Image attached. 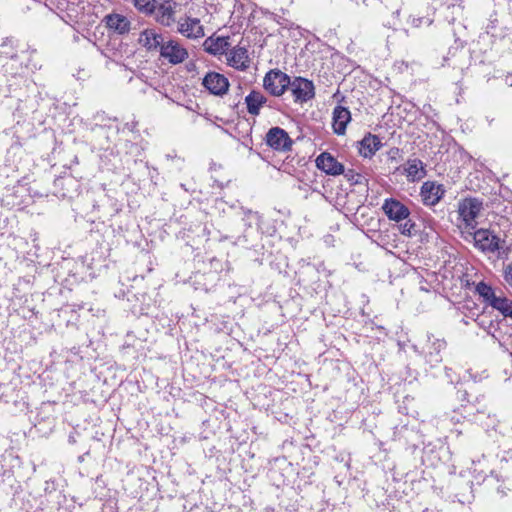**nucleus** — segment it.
<instances>
[{"instance_id":"4","label":"nucleus","mask_w":512,"mask_h":512,"mask_svg":"<svg viewBox=\"0 0 512 512\" xmlns=\"http://www.w3.org/2000/svg\"><path fill=\"white\" fill-rule=\"evenodd\" d=\"M159 53L164 60L172 65L181 64L189 57L187 49L173 39L164 41Z\"/></svg>"},{"instance_id":"7","label":"nucleus","mask_w":512,"mask_h":512,"mask_svg":"<svg viewBox=\"0 0 512 512\" xmlns=\"http://www.w3.org/2000/svg\"><path fill=\"white\" fill-rule=\"evenodd\" d=\"M475 246L482 252L494 253L500 249V239L488 229H479L473 235Z\"/></svg>"},{"instance_id":"8","label":"nucleus","mask_w":512,"mask_h":512,"mask_svg":"<svg viewBox=\"0 0 512 512\" xmlns=\"http://www.w3.org/2000/svg\"><path fill=\"white\" fill-rule=\"evenodd\" d=\"M202 85L213 95L223 96L228 92V79L218 72H208L203 80Z\"/></svg>"},{"instance_id":"15","label":"nucleus","mask_w":512,"mask_h":512,"mask_svg":"<svg viewBox=\"0 0 512 512\" xmlns=\"http://www.w3.org/2000/svg\"><path fill=\"white\" fill-rule=\"evenodd\" d=\"M177 3L174 0H164L159 5L157 4L155 20L162 26L170 27L175 22V9Z\"/></svg>"},{"instance_id":"30","label":"nucleus","mask_w":512,"mask_h":512,"mask_svg":"<svg viewBox=\"0 0 512 512\" xmlns=\"http://www.w3.org/2000/svg\"><path fill=\"white\" fill-rule=\"evenodd\" d=\"M410 22L411 24L414 26V27H420L423 23L426 24V25H430L431 24V20H429L428 18H416V17H412L410 19Z\"/></svg>"},{"instance_id":"18","label":"nucleus","mask_w":512,"mask_h":512,"mask_svg":"<svg viewBox=\"0 0 512 512\" xmlns=\"http://www.w3.org/2000/svg\"><path fill=\"white\" fill-rule=\"evenodd\" d=\"M475 291L483 299V302L491 306L493 309H497L505 296H497L495 290L486 282L480 281L476 284Z\"/></svg>"},{"instance_id":"29","label":"nucleus","mask_w":512,"mask_h":512,"mask_svg":"<svg viewBox=\"0 0 512 512\" xmlns=\"http://www.w3.org/2000/svg\"><path fill=\"white\" fill-rule=\"evenodd\" d=\"M503 277L506 283L512 287V262L507 264L503 270Z\"/></svg>"},{"instance_id":"19","label":"nucleus","mask_w":512,"mask_h":512,"mask_svg":"<svg viewBox=\"0 0 512 512\" xmlns=\"http://www.w3.org/2000/svg\"><path fill=\"white\" fill-rule=\"evenodd\" d=\"M227 62L229 66L237 70H246L250 63L247 49L240 46L234 47L228 54Z\"/></svg>"},{"instance_id":"14","label":"nucleus","mask_w":512,"mask_h":512,"mask_svg":"<svg viewBox=\"0 0 512 512\" xmlns=\"http://www.w3.org/2000/svg\"><path fill=\"white\" fill-rule=\"evenodd\" d=\"M178 32L189 39L204 37V28L197 18L185 17L178 21Z\"/></svg>"},{"instance_id":"24","label":"nucleus","mask_w":512,"mask_h":512,"mask_svg":"<svg viewBox=\"0 0 512 512\" xmlns=\"http://www.w3.org/2000/svg\"><path fill=\"white\" fill-rule=\"evenodd\" d=\"M0 57L9 58L12 61L17 60V49L15 40L12 37H7L1 44Z\"/></svg>"},{"instance_id":"23","label":"nucleus","mask_w":512,"mask_h":512,"mask_svg":"<svg viewBox=\"0 0 512 512\" xmlns=\"http://www.w3.org/2000/svg\"><path fill=\"white\" fill-rule=\"evenodd\" d=\"M266 103H267V98L260 91L252 90L245 97V104L247 106V111L252 116H258L260 114V109Z\"/></svg>"},{"instance_id":"12","label":"nucleus","mask_w":512,"mask_h":512,"mask_svg":"<svg viewBox=\"0 0 512 512\" xmlns=\"http://www.w3.org/2000/svg\"><path fill=\"white\" fill-rule=\"evenodd\" d=\"M316 167L327 175L338 176L344 173V166L329 152L317 156Z\"/></svg>"},{"instance_id":"25","label":"nucleus","mask_w":512,"mask_h":512,"mask_svg":"<svg viewBox=\"0 0 512 512\" xmlns=\"http://www.w3.org/2000/svg\"><path fill=\"white\" fill-rule=\"evenodd\" d=\"M139 13L151 16L156 12V0H131Z\"/></svg>"},{"instance_id":"26","label":"nucleus","mask_w":512,"mask_h":512,"mask_svg":"<svg viewBox=\"0 0 512 512\" xmlns=\"http://www.w3.org/2000/svg\"><path fill=\"white\" fill-rule=\"evenodd\" d=\"M499 311L505 318H510L512 320V300L505 297L502 301V304L496 309Z\"/></svg>"},{"instance_id":"10","label":"nucleus","mask_w":512,"mask_h":512,"mask_svg":"<svg viewBox=\"0 0 512 512\" xmlns=\"http://www.w3.org/2000/svg\"><path fill=\"white\" fill-rule=\"evenodd\" d=\"M382 210L389 220L398 223L408 219L410 215L409 208L395 198L385 199Z\"/></svg>"},{"instance_id":"3","label":"nucleus","mask_w":512,"mask_h":512,"mask_svg":"<svg viewBox=\"0 0 512 512\" xmlns=\"http://www.w3.org/2000/svg\"><path fill=\"white\" fill-rule=\"evenodd\" d=\"M445 347L446 342L443 339L427 334L425 343L421 345V354L424 355L426 362L434 367L442 361L441 352Z\"/></svg>"},{"instance_id":"5","label":"nucleus","mask_w":512,"mask_h":512,"mask_svg":"<svg viewBox=\"0 0 512 512\" xmlns=\"http://www.w3.org/2000/svg\"><path fill=\"white\" fill-rule=\"evenodd\" d=\"M290 89L295 102L304 103L315 96V87L311 80L302 77H295L290 79Z\"/></svg>"},{"instance_id":"31","label":"nucleus","mask_w":512,"mask_h":512,"mask_svg":"<svg viewBox=\"0 0 512 512\" xmlns=\"http://www.w3.org/2000/svg\"><path fill=\"white\" fill-rule=\"evenodd\" d=\"M398 153H399V149L398 148H393V149L390 150L389 155L393 159L395 157V155H397Z\"/></svg>"},{"instance_id":"1","label":"nucleus","mask_w":512,"mask_h":512,"mask_svg":"<svg viewBox=\"0 0 512 512\" xmlns=\"http://www.w3.org/2000/svg\"><path fill=\"white\" fill-rule=\"evenodd\" d=\"M483 203L477 198H464L458 203V213L466 228L475 229Z\"/></svg>"},{"instance_id":"9","label":"nucleus","mask_w":512,"mask_h":512,"mask_svg":"<svg viewBox=\"0 0 512 512\" xmlns=\"http://www.w3.org/2000/svg\"><path fill=\"white\" fill-rule=\"evenodd\" d=\"M445 192L442 184L435 181H426L421 186L420 196L424 205L435 206L443 198Z\"/></svg>"},{"instance_id":"6","label":"nucleus","mask_w":512,"mask_h":512,"mask_svg":"<svg viewBox=\"0 0 512 512\" xmlns=\"http://www.w3.org/2000/svg\"><path fill=\"white\" fill-rule=\"evenodd\" d=\"M266 144L276 151H289L293 141L288 133L280 127H272L265 136Z\"/></svg>"},{"instance_id":"32","label":"nucleus","mask_w":512,"mask_h":512,"mask_svg":"<svg viewBox=\"0 0 512 512\" xmlns=\"http://www.w3.org/2000/svg\"><path fill=\"white\" fill-rule=\"evenodd\" d=\"M505 82L507 85L512 86V75L506 76Z\"/></svg>"},{"instance_id":"22","label":"nucleus","mask_w":512,"mask_h":512,"mask_svg":"<svg viewBox=\"0 0 512 512\" xmlns=\"http://www.w3.org/2000/svg\"><path fill=\"white\" fill-rule=\"evenodd\" d=\"M203 46L207 53L212 55H221L230 47L229 37H208L204 41Z\"/></svg>"},{"instance_id":"35","label":"nucleus","mask_w":512,"mask_h":512,"mask_svg":"<svg viewBox=\"0 0 512 512\" xmlns=\"http://www.w3.org/2000/svg\"><path fill=\"white\" fill-rule=\"evenodd\" d=\"M72 3H75L76 0H70ZM84 0H77V2H83Z\"/></svg>"},{"instance_id":"28","label":"nucleus","mask_w":512,"mask_h":512,"mask_svg":"<svg viewBox=\"0 0 512 512\" xmlns=\"http://www.w3.org/2000/svg\"><path fill=\"white\" fill-rule=\"evenodd\" d=\"M415 227V223L408 219L405 223L399 225V231L402 235L412 236L415 234Z\"/></svg>"},{"instance_id":"17","label":"nucleus","mask_w":512,"mask_h":512,"mask_svg":"<svg viewBox=\"0 0 512 512\" xmlns=\"http://www.w3.org/2000/svg\"><path fill=\"white\" fill-rule=\"evenodd\" d=\"M103 22L108 29L113 30L120 35L127 34L131 29V22L122 14H108L103 18Z\"/></svg>"},{"instance_id":"21","label":"nucleus","mask_w":512,"mask_h":512,"mask_svg":"<svg viewBox=\"0 0 512 512\" xmlns=\"http://www.w3.org/2000/svg\"><path fill=\"white\" fill-rule=\"evenodd\" d=\"M381 146L379 137L369 133L359 142V153L365 158H371Z\"/></svg>"},{"instance_id":"33","label":"nucleus","mask_w":512,"mask_h":512,"mask_svg":"<svg viewBox=\"0 0 512 512\" xmlns=\"http://www.w3.org/2000/svg\"><path fill=\"white\" fill-rule=\"evenodd\" d=\"M23 67L21 65V63L19 64V67H17L16 71L15 72H11L12 74H17L19 72V70H22Z\"/></svg>"},{"instance_id":"20","label":"nucleus","mask_w":512,"mask_h":512,"mask_svg":"<svg viewBox=\"0 0 512 512\" xmlns=\"http://www.w3.org/2000/svg\"><path fill=\"white\" fill-rule=\"evenodd\" d=\"M351 121V113L348 108L336 106L333 110V130L337 135L345 134L347 124Z\"/></svg>"},{"instance_id":"13","label":"nucleus","mask_w":512,"mask_h":512,"mask_svg":"<svg viewBox=\"0 0 512 512\" xmlns=\"http://www.w3.org/2000/svg\"><path fill=\"white\" fill-rule=\"evenodd\" d=\"M164 43L163 35L154 28H146L140 32L138 44L145 48L148 52L158 51Z\"/></svg>"},{"instance_id":"34","label":"nucleus","mask_w":512,"mask_h":512,"mask_svg":"<svg viewBox=\"0 0 512 512\" xmlns=\"http://www.w3.org/2000/svg\"><path fill=\"white\" fill-rule=\"evenodd\" d=\"M3 67L5 68V71H6V72H9V68H8V65H7V64L3 65Z\"/></svg>"},{"instance_id":"11","label":"nucleus","mask_w":512,"mask_h":512,"mask_svg":"<svg viewBox=\"0 0 512 512\" xmlns=\"http://www.w3.org/2000/svg\"><path fill=\"white\" fill-rule=\"evenodd\" d=\"M396 171H400L407 178L408 182L414 183L423 179L426 174L425 164L418 158H410L406 163L398 167Z\"/></svg>"},{"instance_id":"27","label":"nucleus","mask_w":512,"mask_h":512,"mask_svg":"<svg viewBox=\"0 0 512 512\" xmlns=\"http://www.w3.org/2000/svg\"><path fill=\"white\" fill-rule=\"evenodd\" d=\"M344 176L345 178L352 184V185H357V184H361L364 180V177L363 175H361L360 173L358 172H355L354 170L352 169H349L347 171L344 170Z\"/></svg>"},{"instance_id":"16","label":"nucleus","mask_w":512,"mask_h":512,"mask_svg":"<svg viewBox=\"0 0 512 512\" xmlns=\"http://www.w3.org/2000/svg\"><path fill=\"white\" fill-rule=\"evenodd\" d=\"M433 3L448 22H454L463 11V0H434Z\"/></svg>"},{"instance_id":"2","label":"nucleus","mask_w":512,"mask_h":512,"mask_svg":"<svg viewBox=\"0 0 512 512\" xmlns=\"http://www.w3.org/2000/svg\"><path fill=\"white\" fill-rule=\"evenodd\" d=\"M290 77L280 70H270L263 79V87L272 96L279 97L288 89Z\"/></svg>"}]
</instances>
